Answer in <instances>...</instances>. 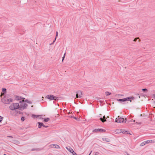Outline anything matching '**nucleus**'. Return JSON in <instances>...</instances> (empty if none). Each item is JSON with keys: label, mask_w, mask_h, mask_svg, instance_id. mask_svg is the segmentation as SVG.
I'll use <instances>...</instances> for the list:
<instances>
[{"label": "nucleus", "mask_w": 155, "mask_h": 155, "mask_svg": "<svg viewBox=\"0 0 155 155\" xmlns=\"http://www.w3.org/2000/svg\"><path fill=\"white\" fill-rule=\"evenodd\" d=\"M19 110H23L26 109L28 107V104L24 101H21L19 102Z\"/></svg>", "instance_id": "1"}, {"label": "nucleus", "mask_w": 155, "mask_h": 155, "mask_svg": "<svg viewBox=\"0 0 155 155\" xmlns=\"http://www.w3.org/2000/svg\"><path fill=\"white\" fill-rule=\"evenodd\" d=\"M13 99L11 98H8L6 96L4 97L2 99V101L5 104H9L12 101Z\"/></svg>", "instance_id": "2"}, {"label": "nucleus", "mask_w": 155, "mask_h": 155, "mask_svg": "<svg viewBox=\"0 0 155 155\" xmlns=\"http://www.w3.org/2000/svg\"><path fill=\"white\" fill-rule=\"evenodd\" d=\"M19 104L18 103H13L10 106L9 108L12 110L18 109L19 108Z\"/></svg>", "instance_id": "3"}, {"label": "nucleus", "mask_w": 155, "mask_h": 155, "mask_svg": "<svg viewBox=\"0 0 155 155\" xmlns=\"http://www.w3.org/2000/svg\"><path fill=\"white\" fill-rule=\"evenodd\" d=\"M126 121V118L124 119L123 118L120 117L119 116H118L116 118L115 120V122L117 123H125Z\"/></svg>", "instance_id": "4"}, {"label": "nucleus", "mask_w": 155, "mask_h": 155, "mask_svg": "<svg viewBox=\"0 0 155 155\" xmlns=\"http://www.w3.org/2000/svg\"><path fill=\"white\" fill-rule=\"evenodd\" d=\"M134 99V97H129L124 98L118 99L117 101L120 102H125L129 101L131 102V99L133 100Z\"/></svg>", "instance_id": "5"}, {"label": "nucleus", "mask_w": 155, "mask_h": 155, "mask_svg": "<svg viewBox=\"0 0 155 155\" xmlns=\"http://www.w3.org/2000/svg\"><path fill=\"white\" fill-rule=\"evenodd\" d=\"M105 131L106 130L103 129H96L92 131L93 133L101 132Z\"/></svg>", "instance_id": "6"}, {"label": "nucleus", "mask_w": 155, "mask_h": 155, "mask_svg": "<svg viewBox=\"0 0 155 155\" xmlns=\"http://www.w3.org/2000/svg\"><path fill=\"white\" fill-rule=\"evenodd\" d=\"M82 92L81 91H78L77 92L76 97L77 98H80L82 97Z\"/></svg>", "instance_id": "7"}, {"label": "nucleus", "mask_w": 155, "mask_h": 155, "mask_svg": "<svg viewBox=\"0 0 155 155\" xmlns=\"http://www.w3.org/2000/svg\"><path fill=\"white\" fill-rule=\"evenodd\" d=\"M54 95L52 94H50L46 96V98L48 99L51 100H52L54 99Z\"/></svg>", "instance_id": "8"}, {"label": "nucleus", "mask_w": 155, "mask_h": 155, "mask_svg": "<svg viewBox=\"0 0 155 155\" xmlns=\"http://www.w3.org/2000/svg\"><path fill=\"white\" fill-rule=\"evenodd\" d=\"M106 118L105 117V116H103V118L101 117L99 119L101 120L104 123L106 121Z\"/></svg>", "instance_id": "9"}, {"label": "nucleus", "mask_w": 155, "mask_h": 155, "mask_svg": "<svg viewBox=\"0 0 155 155\" xmlns=\"http://www.w3.org/2000/svg\"><path fill=\"white\" fill-rule=\"evenodd\" d=\"M38 127L39 128H41V127L43 126V123L42 122H38Z\"/></svg>", "instance_id": "10"}, {"label": "nucleus", "mask_w": 155, "mask_h": 155, "mask_svg": "<svg viewBox=\"0 0 155 155\" xmlns=\"http://www.w3.org/2000/svg\"><path fill=\"white\" fill-rule=\"evenodd\" d=\"M102 140L103 141H105L107 142H110V140L107 138L104 137L102 138Z\"/></svg>", "instance_id": "11"}, {"label": "nucleus", "mask_w": 155, "mask_h": 155, "mask_svg": "<svg viewBox=\"0 0 155 155\" xmlns=\"http://www.w3.org/2000/svg\"><path fill=\"white\" fill-rule=\"evenodd\" d=\"M66 148L71 153L72 152H73V149L70 147H66Z\"/></svg>", "instance_id": "12"}, {"label": "nucleus", "mask_w": 155, "mask_h": 155, "mask_svg": "<svg viewBox=\"0 0 155 155\" xmlns=\"http://www.w3.org/2000/svg\"><path fill=\"white\" fill-rule=\"evenodd\" d=\"M43 119H44V121L45 122H47L50 120V118L48 117L47 118H42Z\"/></svg>", "instance_id": "13"}, {"label": "nucleus", "mask_w": 155, "mask_h": 155, "mask_svg": "<svg viewBox=\"0 0 155 155\" xmlns=\"http://www.w3.org/2000/svg\"><path fill=\"white\" fill-rule=\"evenodd\" d=\"M13 111H14V114L15 115H18V112H19V110H13Z\"/></svg>", "instance_id": "14"}, {"label": "nucleus", "mask_w": 155, "mask_h": 155, "mask_svg": "<svg viewBox=\"0 0 155 155\" xmlns=\"http://www.w3.org/2000/svg\"><path fill=\"white\" fill-rule=\"evenodd\" d=\"M22 98H22L21 97L19 96H17L16 97V100H21V99H22Z\"/></svg>", "instance_id": "15"}, {"label": "nucleus", "mask_w": 155, "mask_h": 155, "mask_svg": "<svg viewBox=\"0 0 155 155\" xmlns=\"http://www.w3.org/2000/svg\"><path fill=\"white\" fill-rule=\"evenodd\" d=\"M53 146H54V147L56 149L60 148V147L59 145L57 144H54Z\"/></svg>", "instance_id": "16"}, {"label": "nucleus", "mask_w": 155, "mask_h": 155, "mask_svg": "<svg viewBox=\"0 0 155 155\" xmlns=\"http://www.w3.org/2000/svg\"><path fill=\"white\" fill-rule=\"evenodd\" d=\"M70 117H71V118H73L74 119H75L76 120H77V121H79L80 120V119L79 118H78V117H74V116H70Z\"/></svg>", "instance_id": "17"}, {"label": "nucleus", "mask_w": 155, "mask_h": 155, "mask_svg": "<svg viewBox=\"0 0 155 155\" xmlns=\"http://www.w3.org/2000/svg\"><path fill=\"white\" fill-rule=\"evenodd\" d=\"M146 144H147L151 143L152 142V140H148L146 141H144Z\"/></svg>", "instance_id": "18"}, {"label": "nucleus", "mask_w": 155, "mask_h": 155, "mask_svg": "<svg viewBox=\"0 0 155 155\" xmlns=\"http://www.w3.org/2000/svg\"><path fill=\"white\" fill-rule=\"evenodd\" d=\"M2 91L4 94H5L6 93V89L5 88H2Z\"/></svg>", "instance_id": "19"}, {"label": "nucleus", "mask_w": 155, "mask_h": 155, "mask_svg": "<svg viewBox=\"0 0 155 155\" xmlns=\"http://www.w3.org/2000/svg\"><path fill=\"white\" fill-rule=\"evenodd\" d=\"M54 99L53 100H54L55 101H57L58 100L59 97L56 96H54Z\"/></svg>", "instance_id": "20"}, {"label": "nucleus", "mask_w": 155, "mask_h": 155, "mask_svg": "<svg viewBox=\"0 0 155 155\" xmlns=\"http://www.w3.org/2000/svg\"><path fill=\"white\" fill-rule=\"evenodd\" d=\"M145 141L142 142L140 145V146H143L146 144Z\"/></svg>", "instance_id": "21"}, {"label": "nucleus", "mask_w": 155, "mask_h": 155, "mask_svg": "<svg viewBox=\"0 0 155 155\" xmlns=\"http://www.w3.org/2000/svg\"><path fill=\"white\" fill-rule=\"evenodd\" d=\"M105 94H106L107 96H108L111 94V93H110V92H109L108 91H106L105 92Z\"/></svg>", "instance_id": "22"}, {"label": "nucleus", "mask_w": 155, "mask_h": 155, "mask_svg": "<svg viewBox=\"0 0 155 155\" xmlns=\"http://www.w3.org/2000/svg\"><path fill=\"white\" fill-rule=\"evenodd\" d=\"M137 39H139V42L140 41V39H139V38H135L134 40V41H135V42H136L137 40Z\"/></svg>", "instance_id": "23"}, {"label": "nucleus", "mask_w": 155, "mask_h": 155, "mask_svg": "<svg viewBox=\"0 0 155 155\" xmlns=\"http://www.w3.org/2000/svg\"><path fill=\"white\" fill-rule=\"evenodd\" d=\"M143 92H146L147 91V90L146 88L143 89L142 90Z\"/></svg>", "instance_id": "24"}, {"label": "nucleus", "mask_w": 155, "mask_h": 155, "mask_svg": "<svg viewBox=\"0 0 155 155\" xmlns=\"http://www.w3.org/2000/svg\"><path fill=\"white\" fill-rule=\"evenodd\" d=\"M21 120L22 121H23L25 120V117H22L21 118Z\"/></svg>", "instance_id": "25"}, {"label": "nucleus", "mask_w": 155, "mask_h": 155, "mask_svg": "<svg viewBox=\"0 0 155 155\" xmlns=\"http://www.w3.org/2000/svg\"><path fill=\"white\" fill-rule=\"evenodd\" d=\"M126 132H127V131H126L125 130H123L121 131L122 133L123 134H125Z\"/></svg>", "instance_id": "26"}, {"label": "nucleus", "mask_w": 155, "mask_h": 155, "mask_svg": "<svg viewBox=\"0 0 155 155\" xmlns=\"http://www.w3.org/2000/svg\"><path fill=\"white\" fill-rule=\"evenodd\" d=\"M3 118V117L0 116V123L2 120Z\"/></svg>", "instance_id": "27"}, {"label": "nucleus", "mask_w": 155, "mask_h": 155, "mask_svg": "<svg viewBox=\"0 0 155 155\" xmlns=\"http://www.w3.org/2000/svg\"><path fill=\"white\" fill-rule=\"evenodd\" d=\"M39 149H35V148H33V149H32L31 150V151H35V150H38Z\"/></svg>", "instance_id": "28"}, {"label": "nucleus", "mask_w": 155, "mask_h": 155, "mask_svg": "<svg viewBox=\"0 0 155 155\" xmlns=\"http://www.w3.org/2000/svg\"><path fill=\"white\" fill-rule=\"evenodd\" d=\"M58 32L57 31H56V36H55V38H57V37L58 35Z\"/></svg>", "instance_id": "29"}, {"label": "nucleus", "mask_w": 155, "mask_h": 155, "mask_svg": "<svg viewBox=\"0 0 155 155\" xmlns=\"http://www.w3.org/2000/svg\"><path fill=\"white\" fill-rule=\"evenodd\" d=\"M32 117H38V115H34V114H32Z\"/></svg>", "instance_id": "30"}, {"label": "nucleus", "mask_w": 155, "mask_h": 155, "mask_svg": "<svg viewBox=\"0 0 155 155\" xmlns=\"http://www.w3.org/2000/svg\"><path fill=\"white\" fill-rule=\"evenodd\" d=\"M43 127H44L45 128H47L48 127V126H45V125H44V124H43Z\"/></svg>", "instance_id": "31"}, {"label": "nucleus", "mask_w": 155, "mask_h": 155, "mask_svg": "<svg viewBox=\"0 0 155 155\" xmlns=\"http://www.w3.org/2000/svg\"><path fill=\"white\" fill-rule=\"evenodd\" d=\"M23 114V113L22 112H21L20 111H19L18 114Z\"/></svg>", "instance_id": "32"}, {"label": "nucleus", "mask_w": 155, "mask_h": 155, "mask_svg": "<svg viewBox=\"0 0 155 155\" xmlns=\"http://www.w3.org/2000/svg\"><path fill=\"white\" fill-rule=\"evenodd\" d=\"M56 39V38H55L54 40L53 41V43L55 41Z\"/></svg>", "instance_id": "33"}, {"label": "nucleus", "mask_w": 155, "mask_h": 155, "mask_svg": "<svg viewBox=\"0 0 155 155\" xmlns=\"http://www.w3.org/2000/svg\"><path fill=\"white\" fill-rule=\"evenodd\" d=\"M64 58H65L64 56H63V57H62V61H63V60H64Z\"/></svg>", "instance_id": "34"}, {"label": "nucleus", "mask_w": 155, "mask_h": 155, "mask_svg": "<svg viewBox=\"0 0 155 155\" xmlns=\"http://www.w3.org/2000/svg\"><path fill=\"white\" fill-rule=\"evenodd\" d=\"M25 102H27V103H28V102H29V101H28V100H25Z\"/></svg>", "instance_id": "35"}, {"label": "nucleus", "mask_w": 155, "mask_h": 155, "mask_svg": "<svg viewBox=\"0 0 155 155\" xmlns=\"http://www.w3.org/2000/svg\"><path fill=\"white\" fill-rule=\"evenodd\" d=\"M153 97L154 98H155V94H153Z\"/></svg>", "instance_id": "36"}, {"label": "nucleus", "mask_w": 155, "mask_h": 155, "mask_svg": "<svg viewBox=\"0 0 155 155\" xmlns=\"http://www.w3.org/2000/svg\"><path fill=\"white\" fill-rule=\"evenodd\" d=\"M98 153L96 152L94 155H98Z\"/></svg>", "instance_id": "37"}, {"label": "nucleus", "mask_w": 155, "mask_h": 155, "mask_svg": "<svg viewBox=\"0 0 155 155\" xmlns=\"http://www.w3.org/2000/svg\"><path fill=\"white\" fill-rule=\"evenodd\" d=\"M28 103H29V104H31L32 103V102L31 101H29V102H28Z\"/></svg>", "instance_id": "38"}, {"label": "nucleus", "mask_w": 155, "mask_h": 155, "mask_svg": "<svg viewBox=\"0 0 155 155\" xmlns=\"http://www.w3.org/2000/svg\"><path fill=\"white\" fill-rule=\"evenodd\" d=\"M136 123H137V124H141V122H139V123H138L137 122H136Z\"/></svg>", "instance_id": "39"}, {"label": "nucleus", "mask_w": 155, "mask_h": 155, "mask_svg": "<svg viewBox=\"0 0 155 155\" xmlns=\"http://www.w3.org/2000/svg\"><path fill=\"white\" fill-rule=\"evenodd\" d=\"M53 44H54V43H53V42H52V43H51V44H50V45H52Z\"/></svg>", "instance_id": "40"}, {"label": "nucleus", "mask_w": 155, "mask_h": 155, "mask_svg": "<svg viewBox=\"0 0 155 155\" xmlns=\"http://www.w3.org/2000/svg\"><path fill=\"white\" fill-rule=\"evenodd\" d=\"M65 54H66V53H65L64 54V57H65Z\"/></svg>", "instance_id": "41"}, {"label": "nucleus", "mask_w": 155, "mask_h": 155, "mask_svg": "<svg viewBox=\"0 0 155 155\" xmlns=\"http://www.w3.org/2000/svg\"><path fill=\"white\" fill-rule=\"evenodd\" d=\"M101 115H101V114H100V116H99V117H101Z\"/></svg>", "instance_id": "42"}, {"label": "nucleus", "mask_w": 155, "mask_h": 155, "mask_svg": "<svg viewBox=\"0 0 155 155\" xmlns=\"http://www.w3.org/2000/svg\"><path fill=\"white\" fill-rule=\"evenodd\" d=\"M120 96H123V95L122 94L120 95Z\"/></svg>", "instance_id": "43"}, {"label": "nucleus", "mask_w": 155, "mask_h": 155, "mask_svg": "<svg viewBox=\"0 0 155 155\" xmlns=\"http://www.w3.org/2000/svg\"><path fill=\"white\" fill-rule=\"evenodd\" d=\"M91 152V153H89V155H90V154H91V152Z\"/></svg>", "instance_id": "44"}, {"label": "nucleus", "mask_w": 155, "mask_h": 155, "mask_svg": "<svg viewBox=\"0 0 155 155\" xmlns=\"http://www.w3.org/2000/svg\"><path fill=\"white\" fill-rule=\"evenodd\" d=\"M3 155H7L6 154H4Z\"/></svg>", "instance_id": "45"}, {"label": "nucleus", "mask_w": 155, "mask_h": 155, "mask_svg": "<svg viewBox=\"0 0 155 155\" xmlns=\"http://www.w3.org/2000/svg\"><path fill=\"white\" fill-rule=\"evenodd\" d=\"M107 118H109V116H107Z\"/></svg>", "instance_id": "46"}, {"label": "nucleus", "mask_w": 155, "mask_h": 155, "mask_svg": "<svg viewBox=\"0 0 155 155\" xmlns=\"http://www.w3.org/2000/svg\"><path fill=\"white\" fill-rule=\"evenodd\" d=\"M135 121V120H134V122Z\"/></svg>", "instance_id": "47"}, {"label": "nucleus", "mask_w": 155, "mask_h": 155, "mask_svg": "<svg viewBox=\"0 0 155 155\" xmlns=\"http://www.w3.org/2000/svg\"><path fill=\"white\" fill-rule=\"evenodd\" d=\"M2 33V32H0V33Z\"/></svg>", "instance_id": "48"}]
</instances>
